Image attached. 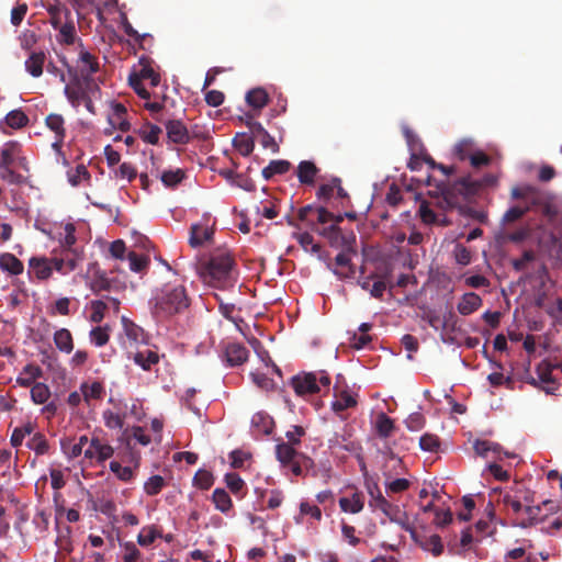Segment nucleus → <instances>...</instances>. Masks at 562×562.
<instances>
[{
    "instance_id": "obj_1",
    "label": "nucleus",
    "mask_w": 562,
    "mask_h": 562,
    "mask_svg": "<svg viewBox=\"0 0 562 562\" xmlns=\"http://www.w3.org/2000/svg\"><path fill=\"white\" fill-rule=\"evenodd\" d=\"M496 179L492 175H486L482 180H472L470 177H463L452 184L440 183L435 192H429L431 196L440 198L438 205L443 210L460 207L462 202L475 195L484 186H492Z\"/></svg>"
},
{
    "instance_id": "obj_2",
    "label": "nucleus",
    "mask_w": 562,
    "mask_h": 562,
    "mask_svg": "<svg viewBox=\"0 0 562 562\" xmlns=\"http://www.w3.org/2000/svg\"><path fill=\"white\" fill-rule=\"evenodd\" d=\"M236 262L227 250L213 252L209 260L201 265L199 271L203 281L217 289H227L235 283Z\"/></svg>"
},
{
    "instance_id": "obj_3",
    "label": "nucleus",
    "mask_w": 562,
    "mask_h": 562,
    "mask_svg": "<svg viewBox=\"0 0 562 562\" xmlns=\"http://www.w3.org/2000/svg\"><path fill=\"white\" fill-rule=\"evenodd\" d=\"M190 297L182 284H165L150 301L155 318L162 321L181 314L190 306Z\"/></svg>"
},
{
    "instance_id": "obj_4",
    "label": "nucleus",
    "mask_w": 562,
    "mask_h": 562,
    "mask_svg": "<svg viewBox=\"0 0 562 562\" xmlns=\"http://www.w3.org/2000/svg\"><path fill=\"white\" fill-rule=\"evenodd\" d=\"M53 271L67 276L75 271L74 261L71 259H61L58 250L52 251V257H32L29 260V274L40 281L48 280Z\"/></svg>"
},
{
    "instance_id": "obj_5",
    "label": "nucleus",
    "mask_w": 562,
    "mask_h": 562,
    "mask_svg": "<svg viewBox=\"0 0 562 562\" xmlns=\"http://www.w3.org/2000/svg\"><path fill=\"white\" fill-rule=\"evenodd\" d=\"M277 459L283 467H286L295 476L304 475L310 469H313L314 461L294 449L285 442L278 443L276 447Z\"/></svg>"
},
{
    "instance_id": "obj_6",
    "label": "nucleus",
    "mask_w": 562,
    "mask_h": 562,
    "mask_svg": "<svg viewBox=\"0 0 562 562\" xmlns=\"http://www.w3.org/2000/svg\"><path fill=\"white\" fill-rule=\"evenodd\" d=\"M291 385L300 396L319 393L322 387L327 391L330 386L329 374L324 371L302 373L291 379Z\"/></svg>"
},
{
    "instance_id": "obj_7",
    "label": "nucleus",
    "mask_w": 562,
    "mask_h": 562,
    "mask_svg": "<svg viewBox=\"0 0 562 562\" xmlns=\"http://www.w3.org/2000/svg\"><path fill=\"white\" fill-rule=\"evenodd\" d=\"M75 233V225L72 223H67L64 226L63 232L59 233V248L56 249L58 250V256L61 259H71L74 261L76 270L79 261L82 260V249L76 247L77 237Z\"/></svg>"
},
{
    "instance_id": "obj_8",
    "label": "nucleus",
    "mask_w": 562,
    "mask_h": 562,
    "mask_svg": "<svg viewBox=\"0 0 562 562\" xmlns=\"http://www.w3.org/2000/svg\"><path fill=\"white\" fill-rule=\"evenodd\" d=\"M114 454V448L101 437V432L93 431L88 447L83 451L85 459L90 463L103 464Z\"/></svg>"
},
{
    "instance_id": "obj_9",
    "label": "nucleus",
    "mask_w": 562,
    "mask_h": 562,
    "mask_svg": "<svg viewBox=\"0 0 562 562\" xmlns=\"http://www.w3.org/2000/svg\"><path fill=\"white\" fill-rule=\"evenodd\" d=\"M77 68V75L80 74L87 87H90L92 75L99 71V63L97 57L82 48L79 52Z\"/></svg>"
},
{
    "instance_id": "obj_10",
    "label": "nucleus",
    "mask_w": 562,
    "mask_h": 562,
    "mask_svg": "<svg viewBox=\"0 0 562 562\" xmlns=\"http://www.w3.org/2000/svg\"><path fill=\"white\" fill-rule=\"evenodd\" d=\"M318 234L328 239L330 246L341 247L345 250H351L352 244L356 240L353 235L346 236L342 234L341 228L338 225H329L318 231Z\"/></svg>"
},
{
    "instance_id": "obj_11",
    "label": "nucleus",
    "mask_w": 562,
    "mask_h": 562,
    "mask_svg": "<svg viewBox=\"0 0 562 562\" xmlns=\"http://www.w3.org/2000/svg\"><path fill=\"white\" fill-rule=\"evenodd\" d=\"M68 72L72 76V81L70 85H66L64 88V93L67 100L71 103L74 108H78L82 101L86 99L87 92L82 88V83L77 75L75 69L67 65Z\"/></svg>"
},
{
    "instance_id": "obj_12",
    "label": "nucleus",
    "mask_w": 562,
    "mask_h": 562,
    "mask_svg": "<svg viewBox=\"0 0 562 562\" xmlns=\"http://www.w3.org/2000/svg\"><path fill=\"white\" fill-rule=\"evenodd\" d=\"M311 211L317 212V222L319 224H326L328 222H334L333 225H339L345 220L344 214H334V213L329 212L324 206H317V205H313V204H308V205L301 207L299 210V218L307 220V214Z\"/></svg>"
},
{
    "instance_id": "obj_13",
    "label": "nucleus",
    "mask_w": 562,
    "mask_h": 562,
    "mask_svg": "<svg viewBox=\"0 0 562 562\" xmlns=\"http://www.w3.org/2000/svg\"><path fill=\"white\" fill-rule=\"evenodd\" d=\"M45 9L49 15V23L54 30L60 26V23L72 19L70 10L59 0H54L45 4Z\"/></svg>"
},
{
    "instance_id": "obj_14",
    "label": "nucleus",
    "mask_w": 562,
    "mask_h": 562,
    "mask_svg": "<svg viewBox=\"0 0 562 562\" xmlns=\"http://www.w3.org/2000/svg\"><path fill=\"white\" fill-rule=\"evenodd\" d=\"M247 126L251 133V137L258 138L263 148H269L273 153L279 151V145L277 144L274 137H272L268 131L261 125V123L249 119L247 121Z\"/></svg>"
},
{
    "instance_id": "obj_15",
    "label": "nucleus",
    "mask_w": 562,
    "mask_h": 562,
    "mask_svg": "<svg viewBox=\"0 0 562 562\" xmlns=\"http://www.w3.org/2000/svg\"><path fill=\"white\" fill-rule=\"evenodd\" d=\"M392 522L397 524L403 530L411 533L412 538L416 540L415 526L409 521L406 512L402 510L398 505L392 504L391 508L384 514Z\"/></svg>"
},
{
    "instance_id": "obj_16",
    "label": "nucleus",
    "mask_w": 562,
    "mask_h": 562,
    "mask_svg": "<svg viewBox=\"0 0 562 562\" xmlns=\"http://www.w3.org/2000/svg\"><path fill=\"white\" fill-rule=\"evenodd\" d=\"M166 131L169 140L175 144L186 145L190 142L189 131L180 120H169Z\"/></svg>"
},
{
    "instance_id": "obj_17",
    "label": "nucleus",
    "mask_w": 562,
    "mask_h": 562,
    "mask_svg": "<svg viewBox=\"0 0 562 562\" xmlns=\"http://www.w3.org/2000/svg\"><path fill=\"white\" fill-rule=\"evenodd\" d=\"M334 396L336 400L331 403V408L336 413H340L357 405V400L346 387L334 385Z\"/></svg>"
},
{
    "instance_id": "obj_18",
    "label": "nucleus",
    "mask_w": 562,
    "mask_h": 562,
    "mask_svg": "<svg viewBox=\"0 0 562 562\" xmlns=\"http://www.w3.org/2000/svg\"><path fill=\"white\" fill-rule=\"evenodd\" d=\"M249 351L243 344L229 342L225 348V358L231 367L240 366L247 361Z\"/></svg>"
},
{
    "instance_id": "obj_19",
    "label": "nucleus",
    "mask_w": 562,
    "mask_h": 562,
    "mask_svg": "<svg viewBox=\"0 0 562 562\" xmlns=\"http://www.w3.org/2000/svg\"><path fill=\"white\" fill-rule=\"evenodd\" d=\"M46 61V53L43 50H33L26 58L24 66L25 70L34 78H38L43 74V68Z\"/></svg>"
},
{
    "instance_id": "obj_20",
    "label": "nucleus",
    "mask_w": 562,
    "mask_h": 562,
    "mask_svg": "<svg viewBox=\"0 0 562 562\" xmlns=\"http://www.w3.org/2000/svg\"><path fill=\"white\" fill-rule=\"evenodd\" d=\"M43 370L35 363H27L16 378V384L23 387H32L37 379L42 378Z\"/></svg>"
},
{
    "instance_id": "obj_21",
    "label": "nucleus",
    "mask_w": 562,
    "mask_h": 562,
    "mask_svg": "<svg viewBox=\"0 0 562 562\" xmlns=\"http://www.w3.org/2000/svg\"><path fill=\"white\" fill-rule=\"evenodd\" d=\"M213 229L206 225L193 224L190 228L189 244L191 247L196 248L203 245L213 236Z\"/></svg>"
},
{
    "instance_id": "obj_22",
    "label": "nucleus",
    "mask_w": 562,
    "mask_h": 562,
    "mask_svg": "<svg viewBox=\"0 0 562 562\" xmlns=\"http://www.w3.org/2000/svg\"><path fill=\"white\" fill-rule=\"evenodd\" d=\"M482 305V299L474 292H469L462 295L457 305V310L461 315H470Z\"/></svg>"
},
{
    "instance_id": "obj_23",
    "label": "nucleus",
    "mask_w": 562,
    "mask_h": 562,
    "mask_svg": "<svg viewBox=\"0 0 562 562\" xmlns=\"http://www.w3.org/2000/svg\"><path fill=\"white\" fill-rule=\"evenodd\" d=\"M139 64L142 66L139 71H133L130 75H136L140 81L149 80L153 87H157L160 82V76L155 69L150 66L149 59L146 57H142L139 59Z\"/></svg>"
},
{
    "instance_id": "obj_24",
    "label": "nucleus",
    "mask_w": 562,
    "mask_h": 562,
    "mask_svg": "<svg viewBox=\"0 0 562 562\" xmlns=\"http://www.w3.org/2000/svg\"><path fill=\"white\" fill-rule=\"evenodd\" d=\"M126 108L122 103H114L112 105V114L109 117L110 124L119 127L121 131L126 132L130 130V122L126 120Z\"/></svg>"
},
{
    "instance_id": "obj_25",
    "label": "nucleus",
    "mask_w": 562,
    "mask_h": 562,
    "mask_svg": "<svg viewBox=\"0 0 562 562\" xmlns=\"http://www.w3.org/2000/svg\"><path fill=\"white\" fill-rule=\"evenodd\" d=\"M133 360L143 370L149 371L154 364L159 362V355L150 349L138 350L134 353Z\"/></svg>"
},
{
    "instance_id": "obj_26",
    "label": "nucleus",
    "mask_w": 562,
    "mask_h": 562,
    "mask_svg": "<svg viewBox=\"0 0 562 562\" xmlns=\"http://www.w3.org/2000/svg\"><path fill=\"white\" fill-rule=\"evenodd\" d=\"M0 268L12 276H19L23 272L24 266L13 254L4 252L0 255Z\"/></svg>"
},
{
    "instance_id": "obj_27",
    "label": "nucleus",
    "mask_w": 562,
    "mask_h": 562,
    "mask_svg": "<svg viewBox=\"0 0 562 562\" xmlns=\"http://www.w3.org/2000/svg\"><path fill=\"white\" fill-rule=\"evenodd\" d=\"M522 517L517 521V526L521 528H528L541 520V506L540 505H527L525 508L522 507Z\"/></svg>"
},
{
    "instance_id": "obj_28",
    "label": "nucleus",
    "mask_w": 562,
    "mask_h": 562,
    "mask_svg": "<svg viewBox=\"0 0 562 562\" xmlns=\"http://www.w3.org/2000/svg\"><path fill=\"white\" fill-rule=\"evenodd\" d=\"M317 172V167L310 160H303L297 166V178L303 184H313Z\"/></svg>"
},
{
    "instance_id": "obj_29",
    "label": "nucleus",
    "mask_w": 562,
    "mask_h": 562,
    "mask_svg": "<svg viewBox=\"0 0 562 562\" xmlns=\"http://www.w3.org/2000/svg\"><path fill=\"white\" fill-rule=\"evenodd\" d=\"M350 250H345L339 252L335 258V263L338 266L339 269L335 270V273L339 276L340 278H349L355 274V269L351 266Z\"/></svg>"
},
{
    "instance_id": "obj_30",
    "label": "nucleus",
    "mask_w": 562,
    "mask_h": 562,
    "mask_svg": "<svg viewBox=\"0 0 562 562\" xmlns=\"http://www.w3.org/2000/svg\"><path fill=\"white\" fill-rule=\"evenodd\" d=\"M83 400L89 404L93 400H101L105 393L104 386L99 381L82 383L80 386Z\"/></svg>"
},
{
    "instance_id": "obj_31",
    "label": "nucleus",
    "mask_w": 562,
    "mask_h": 562,
    "mask_svg": "<svg viewBox=\"0 0 562 562\" xmlns=\"http://www.w3.org/2000/svg\"><path fill=\"white\" fill-rule=\"evenodd\" d=\"M339 506L342 512L358 514L363 509L364 501L361 493H353L351 497H341Z\"/></svg>"
},
{
    "instance_id": "obj_32",
    "label": "nucleus",
    "mask_w": 562,
    "mask_h": 562,
    "mask_svg": "<svg viewBox=\"0 0 562 562\" xmlns=\"http://www.w3.org/2000/svg\"><path fill=\"white\" fill-rule=\"evenodd\" d=\"M20 151L21 146L18 142L5 143L0 155V168L11 167Z\"/></svg>"
},
{
    "instance_id": "obj_33",
    "label": "nucleus",
    "mask_w": 562,
    "mask_h": 562,
    "mask_svg": "<svg viewBox=\"0 0 562 562\" xmlns=\"http://www.w3.org/2000/svg\"><path fill=\"white\" fill-rule=\"evenodd\" d=\"M56 31H58V35H57L58 43L65 44V45H72L75 43L76 27H75V23H74L72 19L64 22L63 24L60 23V26L57 27Z\"/></svg>"
},
{
    "instance_id": "obj_34",
    "label": "nucleus",
    "mask_w": 562,
    "mask_h": 562,
    "mask_svg": "<svg viewBox=\"0 0 562 562\" xmlns=\"http://www.w3.org/2000/svg\"><path fill=\"white\" fill-rule=\"evenodd\" d=\"M291 168V164L288 160L279 159L271 160L267 167L262 169V177L266 180H270L276 175H284Z\"/></svg>"
},
{
    "instance_id": "obj_35",
    "label": "nucleus",
    "mask_w": 562,
    "mask_h": 562,
    "mask_svg": "<svg viewBox=\"0 0 562 562\" xmlns=\"http://www.w3.org/2000/svg\"><path fill=\"white\" fill-rule=\"evenodd\" d=\"M54 342L63 352L70 353L74 349L72 336L67 328H60L55 331Z\"/></svg>"
},
{
    "instance_id": "obj_36",
    "label": "nucleus",
    "mask_w": 562,
    "mask_h": 562,
    "mask_svg": "<svg viewBox=\"0 0 562 562\" xmlns=\"http://www.w3.org/2000/svg\"><path fill=\"white\" fill-rule=\"evenodd\" d=\"M375 428L379 437L386 439L392 435L395 426L391 417H389L385 413H380L376 416Z\"/></svg>"
},
{
    "instance_id": "obj_37",
    "label": "nucleus",
    "mask_w": 562,
    "mask_h": 562,
    "mask_svg": "<svg viewBox=\"0 0 562 562\" xmlns=\"http://www.w3.org/2000/svg\"><path fill=\"white\" fill-rule=\"evenodd\" d=\"M246 101L250 106L260 110L267 105L269 101V95L266 92V90L261 88H256L250 90L246 94Z\"/></svg>"
},
{
    "instance_id": "obj_38",
    "label": "nucleus",
    "mask_w": 562,
    "mask_h": 562,
    "mask_svg": "<svg viewBox=\"0 0 562 562\" xmlns=\"http://www.w3.org/2000/svg\"><path fill=\"white\" fill-rule=\"evenodd\" d=\"M558 369L548 360H542L537 364L536 372L539 381L542 384H555V379L552 375V370Z\"/></svg>"
},
{
    "instance_id": "obj_39",
    "label": "nucleus",
    "mask_w": 562,
    "mask_h": 562,
    "mask_svg": "<svg viewBox=\"0 0 562 562\" xmlns=\"http://www.w3.org/2000/svg\"><path fill=\"white\" fill-rule=\"evenodd\" d=\"M212 499L216 509H218L222 513H227L233 506L231 496L223 488L214 490Z\"/></svg>"
},
{
    "instance_id": "obj_40",
    "label": "nucleus",
    "mask_w": 562,
    "mask_h": 562,
    "mask_svg": "<svg viewBox=\"0 0 562 562\" xmlns=\"http://www.w3.org/2000/svg\"><path fill=\"white\" fill-rule=\"evenodd\" d=\"M26 446L37 456L45 454L49 450L48 441L42 432H35L27 441Z\"/></svg>"
},
{
    "instance_id": "obj_41",
    "label": "nucleus",
    "mask_w": 562,
    "mask_h": 562,
    "mask_svg": "<svg viewBox=\"0 0 562 562\" xmlns=\"http://www.w3.org/2000/svg\"><path fill=\"white\" fill-rule=\"evenodd\" d=\"M46 126L55 133V136H66L65 120L63 115L50 113L45 119Z\"/></svg>"
},
{
    "instance_id": "obj_42",
    "label": "nucleus",
    "mask_w": 562,
    "mask_h": 562,
    "mask_svg": "<svg viewBox=\"0 0 562 562\" xmlns=\"http://www.w3.org/2000/svg\"><path fill=\"white\" fill-rule=\"evenodd\" d=\"M49 396L50 390L45 383L37 382L31 387V398L35 404L47 403Z\"/></svg>"
},
{
    "instance_id": "obj_43",
    "label": "nucleus",
    "mask_w": 562,
    "mask_h": 562,
    "mask_svg": "<svg viewBox=\"0 0 562 562\" xmlns=\"http://www.w3.org/2000/svg\"><path fill=\"white\" fill-rule=\"evenodd\" d=\"M420 547L425 551L431 552L435 557H439L443 552V544L441 538L438 535H432L424 540L419 541Z\"/></svg>"
},
{
    "instance_id": "obj_44",
    "label": "nucleus",
    "mask_w": 562,
    "mask_h": 562,
    "mask_svg": "<svg viewBox=\"0 0 562 562\" xmlns=\"http://www.w3.org/2000/svg\"><path fill=\"white\" fill-rule=\"evenodd\" d=\"M494 494H498L497 502L503 504L506 507H510L513 513L516 515H520L522 512L521 502L515 497H513L509 493H502L497 490L493 491Z\"/></svg>"
},
{
    "instance_id": "obj_45",
    "label": "nucleus",
    "mask_w": 562,
    "mask_h": 562,
    "mask_svg": "<svg viewBox=\"0 0 562 562\" xmlns=\"http://www.w3.org/2000/svg\"><path fill=\"white\" fill-rule=\"evenodd\" d=\"M234 146L243 156H249L255 148V139L246 134H240L234 139Z\"/></svg>"
},
{
    "instance_id": "obj_46",
    "label": "nucleus",
    "mask_w": 562,
    "mask_h": 562,
    "mask_svg": "<svg viewBox=\"0 0 562 562\" xmlns=\"http://www.w3.org/2000/svg\"><path fill=\"white\" fill-rule=\"evenodd\" d=\"M34 430V424L29 422L26 424H24L23 426L21 427H16L12 435H11V439H10V442L13 447H19L22 445L23 442V439L31 435Z\"/></svg>"
},
{
    "instance_id": "obj_47",
    "label": "nucleus",
    "mask_w": 562,
    "mask_h": 562,
    "mask_svg": "<svg viewBox=\"0 0 562 562\" xmlns=\"http://www.w3.org/2000/svg\"><path fill=\"white\" fill-rule=\"evenodd\" d=\"M5 123L12 128H21L27 125L29 117L22 110H13L7 114Z\"/></svg>"
},
{
    "instance_id": "obj_48",
    "label": "nucleus",
    "mask_w": 562,
    "mask_h": 562,
    "mask_svg": "<svg viewBox=\"0 0 562 562\" xmlns=\"http://www.w3.org/2000/svg\"><path fill=\"white\" fill-rule=\"evenodd\" d=\"M130 269L134 272H143L149 265V258L145 255H138L135 251H130L127 255Z\"/></svg>"
},
{
    "instance_id": "obj_49",
    "label": "nucleus",
    "mask_w": 562,
    "mask_h": 562,
    "mask_svg": "<svg viewBox=\"0 0 562 562\" xmlns=\"http://www.w3.org/2000/svg\"><path fill=\"white\" fill-rule=\"evenodd\" d=\"M160 179L166 187L173 188L184 179V171L182 169L166 170Z\"/></svg>"
},
{
    "instance_id": "obj_50",
    "label": "nucleus",
    "mask_w": 562,
    "mask_h": 562,
    "mask_svg": "<svg viewBox=\"0 0 562 562\" xmlns=\"http://www.w3.org/2000/svg\"><path fill=\"white\" fill-rule=\"evenodd\" d=\"M473 449L477 456L486 458L490 452H498L501 447L498 443L488 440H476L473 445Z\"/></svg>"
},
{
    "instance_id": "obj_51",
    "label": "nucleus",
    "mask_w": 562,
    "mask_h": 562,
    "mask_svg": "<svg viewBox=\"0 0 562 562\" xmlns=\"http://www.w3.org/2000/svg\"><path fill=\"white\" fill-rule=\"evenodd\" d=\"M213 483V474L204 469H200L193 477V485L201 490H209Z\"/></svg>"
},
{
    "instance_id": "obj_52",
    "label": "nucleus",
    "mask_w": 562,
    "mask_h": 562,
    "mask_svg": "<svg viewBox=\"0 0 562 562\" xmlns=\"http://www.w3.org/2000/svg\"><path fill=\"white\" fill-rule=\"evenodd\" d=\"M164 486V477L161 475H153L145 482L144 491L147 495L154 496L159 494Z\"/></svg>"
},
{
    "instance_id": "obj_53",
    "label": "nucleus",
    "mask_w": 562,
    "mask_h": 562,
    "mask_svg": "<svg viewBox=\"0 0 562 562\" xmlns=\"http://www.w3.org/2000/svg\"><path fill=\"white\" fill-rule=\"evenodd\" d=\"M160 537V532L155 527L143 528L137 536V542L142 547H148Z\"/></svg>"
},
{
    "instance_id": "obj_54",
    "label": "nucleus",
    "mask_w": 562,
    "mask_h": 562,
    "mask_svg": "<svg viewBox=\"0 0 562 562\" xmlns=\"http://www.w3.org/2000/svg\"><path fill=\"white\" fill-rule=\"evenodd\" d=\"M109 339H110V335L108 333L106 326H104V327L98 326V327L92 328L90 331V340L97 347H102V346L106 345Z\"/></svg>"
},
{
    "instance_id": "obj_55",
    "label": "nucleus",
    "mask_w": 562,
    "mask_h": 562,
    "mask_svg": "<svg viewBox=\"0 0 562 562\" xmlns=\"http://www.w3.org/2000/svg\"><path fill=\"white\" fill-rule=\"evenodd\" d=\"M419 447L424 451L436 452L440 447V440L436 435L425 434L419 439Z\"/></svg>"
},
{
    "instance_id": "obj_56",
    "label": "nucleus",
    "mask_w": 562,
    "mask_h": 562,
    "mask_svg": "<svg viewBox=\"0 0 562 562\" xmlns=\"http://www.w3.org/2000/svg\"><path fill=\"white\" fill-rule=\"evenodd\" d=\"M110 470L123 482H130L133 479V470L121 465L117 461L110 462Z\"/></svg>"
},
{
    "instance_id": "obj_57",
    "label": "nucleus",
    "mask_w": 562,
    "mask_h": 562,
    "mask_svg": "<svg viewBox=\"0 0 562 562\" xmlns=\"http://www.w3.org/2000/svg\"><path fill=\"white\" fill-rule=\"evenodd\" d=\"M91 315L90 321L92 323H101L104 318V312L108 308V304L101 300L91 301Z\"/></svg>"
},
{
    "instance_id": "obj_58",
    "label": "nucleus",
    "mask_w": 562,
    "mask_h": 562,
    "mask_svg": "<svg viewBox=\"0 0 562 562\" xmlns=\"http://www.w3.org/2000/svg\"><path fill=\"white\" fill-rule=\"evenodd\" d=\"M512 198L516 200H522L528 198H536L538 195V189L532 186L515 187L512 189Z\"/></svg>"
},
{
    "instance_id": "obj_59",
    "label": "nucleus",
    "mask_w": 562,
    "mask_h": 562,
    "mask_svg": "<svg viewBox=\"0 0 562 562\" xmlns=\"http://www.w3.org/2000/svg\"><path fill=\"white\" fill-rule=\"evenodd\" d=\"M104 424L110 429H120L124 425V418L110 409L103 412Z\"/></svg>"
},
{
    "instance_id": "obj_60",
    "label": "nucleus",
    "mask_w": 562,
    "mask_h": 562,
    "mask_svg": "<svg viewBox=\"0 0 562 562\" xmlns=\"http://www.w3.org/2000/svg\"><path fill=\"white\" fill-rule=\"evenodd\" d=\"M161 128L157 125L149 124L145 130L142 131V138L151 145H156L159 140Z\"/></svg>"
},
{
    "instance_id": "obj_61",
    "label": "nucleus",
    "mask_w": 562,
    "mask_h": 562,
    "mask_svg": "<svg viewBox=\"0 0 562 562\" xmlns=\"http://www.w3.org/2000/svg\"><path fill=\"white\" fill-rule=\"evenodd\" d=\"M528 211H529L528 206L527 207L512 206L503 215V222L507 223V224L514 223V222L520 220Z\"/></svg>"
},
{
    "instance_id": "obj_62",
    "label": "nucleus",
    "mask_w": 562,
    "mask_h": 562,
    "mask_svg": "<svg viewBox=\"0 0 562 562\" xmlns=\"http://www.w3.org/2000/svg\"><path fill=\"white\" fill-rule=\"evenodd\" d=\"M225 482L232 493L238 494L245 486V482L237 473H227L225 475Z\"/></svg>"
},
{
    "instance_id": "obj_63",
    "label": "nucleus",
    "mask_w": 562,
    "mask_h": 562,
    "mask_svg": "<svg viewBox=\"0 0 562 562\" xmlns=\"http://www.w3.org/2000/svg\"><path fill=\"white\" fill-rule=\"evenodd\" d=\"M115 175L116 177L127 179L131 182L137 177V170L132 164L123 162L119 166Z\"/></svg>"
},
{
    "instance_id": "obj_64",
    "label": "nucleus",
    "mask_w": 562,
    "mask_h": 562,
    "mask_svg": "<svg viewBox=\"0 0 562 562\" xmlns=\"http://www.w3.org/2000/svg\"><path fill=\"white\" fill-rule=\"evenodd\" d=\"M0 178L11 184H20L23 182V176L16 173L11 167L0 168Z\"/></svg>"
}]
</instances>
